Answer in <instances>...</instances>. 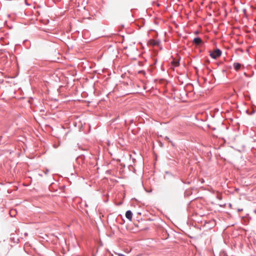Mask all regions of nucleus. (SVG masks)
Returning a JSON list of instances; mask_svg holds the SVG:
<instances>
[{"label": "nucleus", "mask_w": 256, "mask_h": 256, "mask_svg": "<svg viewBox=\"0 0 256 256\" xmlns=\"http://www.w3.org/2000/svg\"><path fill=\"white\" fill-rule=\"evenodd\" d=\"M242 65L238 62H234V68L236 71H238L241 68Z\"/></svg>", "instance_id": "4"}, {"label": "nucleus", "mask_w": 256, "mask_h": 256, "mask_svg": "<svg viewBox=\"0 0 256 256\" xmlns=\"http://www.w3.org/2000/svg\"><path fill=\"white\" fill-rule=\"evenodd\" d=\"M118 256H126L125 255H124V254H118Z\"/></svg>", "instance_id": "9"}, {"label": "nucleus", "mask_w": 256, "mask_h": 256, "mask_svg": "<svg viewBox=\"0 0 256 256\" xmlns=\"http://www.w3.org/2000/svg\"><path fill=\"white\" fill-rule=\"evenodd\" d=\"M126 217L130 221L132 220V213L130 210H128L126 212Z\"/></svg>", "instance_id": "2"}, {"label": "nucleus", "mask_w": 256, "mask_h": 256, "mask_svg": "<svg viewBox=\"0 0 256 256\" xmlns=\"http://www.w3.org/2000/svg\"><path fill=\"white\" fill-rule=\"evenodd\" d=\"M217 198H218L219 200H221L222 199V196H221L218 195L217 196Z\"/></svg>", "instance_id": "8"}, {"label": "nucleus", "mask_w": 256, "mask_h": 256, "mask_svg": "<svg viewBox=\"0 0 256 256\" xmlns=\"http://www.w3.org/2000/svg\"><path fill=\"white\" fill-rule=\"evenodd\" d=\"M173 62L174 64V65H175V66H178V62Z\"/></svg>", "instance_id": "6"}, {"label": "nucleus", "mask_w": 256, "mask_h": 256, "mask_svg": "<svg viewBox=\"0 0 256 256\" xmlns=\"http://www.w3.org/2000/svg\"><path fill=\"white\" fill-rule=\"evenodd\" d=\"M24 235H25V236H27V235H28V234H24Z\"/></svg>", "instance_id": "12"}, {"label": "nucleus", "mask_w": 256, "mask_h": 256, "mask_svg": "<svg viewBox=\"0 0 256 256\" xmlns=\"http://www.w3.org/2000/svg\"><path fill=\"white\" fill-rule=\"evenodd\" d=\"M160 42V41L157 40H152L151 44L153 46H158Z\"/></svg>", "instance_id": "5"}, {"label": "nucleus", "mask_w": 256, "mask_h": 256, "mask_svg": "<svg viewBox=\"0 0 256 256\" xmlns=\"http://www.w3.org/2000/svg\"><path fill=\"white\" fill-rule=\"evenodd\" d=\"M222 54V51L216 48L212 52H210V56L213 59H216L220 57Z\"/></svg>", "instance_id": "1"}, {"label": "nucleus", "mask_w": 256, "mask_h": 256, "mask_svg": "<svg viewBox=\"0 0 256 256\" xmlns=\"http://www.w3.org/2000/svg\"><path fill=\"white\" fill-rule=\"evenodd\" d=\"M242 209L239 208V209L238 210V211L239 212H242Z\"/></svg>", "instance_id": "11"}, {"label": "nucleus", "mask_w": 256, "mask_h": 256, "mask_svg": "<svg viewBox=\"0 0 256 256\" xmlns=\"http://www.w3.org/2000/svg\"><path fill=\"white\" fill-rule=\"evenodd\" d=\"M49 172V170L46 169L45 171H44V174H47Z\"/></svg>", "instance_id": "7"}, {"label": "nucleus", "mask_w": 256, "mask_h": 256, "mask_svg": "<svg viewBox=\"0 0 256 256\" xmlns=\"http://www.w3.org/2000/svg\"><path fill=\"white\" fill-rule=\"evenodd\" d=\"M14 212V210H11L10 211V215H12V214L13 212Z\"/></svg>", "instance_id": "10"}, {"label": "nucleus", "mask_w": 256, "mask_h": 256, "mask_svg": "<svg viewBox=\"0 0 256 256\" xmlns=\"http://www.w3.org/2000/svg\"><path fill=\"white\" fill-rule=\"evenodd\" d=\"M193 42L196 45H199L202 42V40H201V38H200L197 37V38H195L194 39Z\"/></svg>", "instance_id": "3"}]
</instances>
